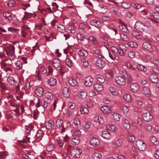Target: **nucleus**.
<instances>
[{"label":"nucleus","instance_id":"4c0bfd02","mask_svg":"<svg viewBox=\"0 0 159 159\" xmlns=\"http://www.w3.org/2000/svg\"><path fill=\"white\" fill-rule=\"evenodd\" d=\"M92 157L93 159H100L102 155L99 152H95L92 155Z\"/></svg>","mask_w":159,"mask_h":159},{"label":"nucleus","instance_id":"0eeeda50","mask_svg":"<svg viewBox=\"0 0 159 159\" xmlns=\"http://www.w3.org/2000/svg\"><path fill=\"white\" fill-rule=\"evenodd\" d=\"M90 143L91 144L95 147L98 146L100 144V141L99 139L96 138H91L90 140Z\"/></svg>","mask_w":159,"mask_h":159},{"label":"nucleus","instance_id":"4d7b16f0","mask_svg":"<svg viewBox=\"0 0 159 159\" xmlns=\"http://www.w3.org/2000/svg\"><path fill=\"white\" fill-rule=\"evenodd\" d=\"M129 46L132 48H136L138 46L136 43L133 41L130 42L129 43Z\"/></svg>","mask_w":159,"mask_h":159},{"label":"nucleus","instance_id":"bb28decb","mask_svg":"<svg viewBox=\"0 0 159 159\" xmlns=\"http://www.w3.org/2000/svg\"><path fill=\"white\" fill-rule=\"evenodd\" d=\"M120 37L121 39L125 41H127L129 40V38L128 36L123 33L118 34Z\"/></svg>","mask_w":159,"mask_h":159},{"label":"nucleus","instance_id":"49530a36","mask_svg":"<svg viewBox=\"0 0 159 159\" xmlns=\"http://www.w3.org/2000/svg\"><path fill=\"white\" fill-rule=\"evenodd\" d=\"M81 61L83 65L85 67H87L89 65V62L87 60H86L84 59H81Z\"/></svg>","mask_w":159,"mask_h":159},{"label":"nucleus","instance_id":"393cba45","mask_svg":"<svg viewBox=\"0 0 159 159\" xmlns=\"http://www.w3.org/2000/svg\"><path fill=\"white\" fill-rule=\"evenodd\" d=\"M127 26L126 25H120L119 28L120 30L122 31L123 32L126 33H129V31L127 29Z\"/></svg>","mask_w":159,"mask_h":159},{"label":"nucleus","instance_id":"c85d7f7f","mask_svg":"<svg viewBox=\"0 0 159 159\" xmlns=\"http://www.w3.org/2000/svg\"><path fill=\"white\" fill-rule=\"evenodd\" d=\"M66 65L70 67L74 65L72 61L69 58H67L65 60Z\"/></svg>","mask_w":159,"mask_h":159},{"label":"nucleus","instance_id":"052dcab7","mask_svg":"<svg viewBox=\"0 0 159 159\" xmlns=\"http://www.w3.org/2000/svg\"><path fill=\"white\" fill-rule=\"evenodd\" d=\"M15 99L10 100L8 102L11 106L14 107H17L18 104L16 103V101H15Z\"/></svg>","mask_w":159,"mask_h":159},{"label":"nucleus","instance_id":"f257e3e1","mask_svg":"<svg viewBox=\"0 0 159 159\" xmlns=\"http://www.w3.org/2000/svg\"><path fill=\"white\" fill-rule=\"evenodd\" d=\"M68 151L70 152L71 156L74 158L79 157L81 152V151L79 148H75L72 146L68 147Z\"/></svg>","mask_w":159,"mask_h":159},{"label":"nucleus","instance_id":"a18cd8bd","mask_svg":"<svg viewBox=\"0 0 159 159\" xmlns=\"http://www.w3.org/2000/svg\"><path fill=\"white\" fill-rule=\"evenodd\" d=\"M7 151L2 152H0V159H4L5 157L8 155Z\"/></svg>","mask_w":159,"mask_h":159},{"label":"nucleus","instance_id":"680f3d73","mask_svg":"<svg viewBox=\"0 0 159 159\" xmlns=\"http://www.w3.org/2000/svg\"><path fill=\"white\" fill-rule=\"evenodd\" d=\"M121 6L124 8H128L130 7V5L128 3L125 2H123L121 3Z\"/></svg>","mask_w":159,"mask_h":159},{"label":"nucleus","instance_id":"09e8293b","mask_svg":"<svg viewBox=\"0 0 159 159\" xmlns=\"http://www.w3.org/2000/svg\"><path fill=\"white\" fill-rule=\"evenodd\" d=\"M77 37L78 40L80 41H83L85 39V37L84 34L80 33H78Z\"/></svg>","mask_w":159,"mask_h":159},{"label":"nucleus","instance_id":"f03ea898","mask_svg":"<svg viewBox=\"0 0 159 159\" xmlns=\"http://www.w3.org/2000/svg\"><path fill=\"white\" fill-rule=\"evenodd\" d=\"M134 26L136 29L140 32H143L145 31V25L140 21H137Z\"/></svg>","mask_w":159,"mask_h":159},{"label":"nucleus","instance_id":"e2e57ef3","mask_svg":"<svg viewBox=\"0 0 159 159\" xmlns=\"http://www.w3.org/2000/svg\"><path fill=\"white\" fill-rule=\"evenodd\" d=\"M16 2L14 0H11L7 3V5L9 7H12L15 4Z\"/></svg>","mask_w":159,"mask_h":159},{"label":"nucleus","instance_id":"39448f33","mask_svg":"<svg viewBox=\"0 0 159 159\" xmlns=\"http://www.w3.org/2000/svg\"><path fill=\"white\" fill-rule=\"evenodd\" d=\"M143 118L144 120L147 122L151 121L153 118V116L149 112H146L143 114Z\"/></svg>","mask_w":159,"mask_h":159},{"label":"nucleus","instance_id":"72a5a7b5","mask_svg":"<svg viewBox=\"0 0 159 159\" xmlns=\"http://www.w3.org/2000/svg\"><path fill=\"white\" fill-rule=\"evenodd\" d=\"M77 138L75 137L72 139L71 141V144L74 145H77L79 144L80 141V139L78 137Z\"/></svg>","mask_w":159,"mask_h":159},{"label":"nucleus","instance_id":"69168bd1","mask_svg":"<svg viewBox=\"0 0 159 159\" xmlns=\"http://www.w3.org/2000/svg\"><path fill=\"white\" fill-rule=\"evenodd\" d=\"M55 16L57 17H60L62 15V12L59 10H55Z\"/></svg>","mask_w":159,"mask_h":159},{"label":"nucleus","instance_id":"1a4fd4ad","mask_svg":"<svg viewBox=\"0 0 159 159\" xmlns=\"http://www.w3.org/2000/svg\"><path fill=\"white\" fill-rule=\"evenodd\" d=\"M142 92L143 94L148 97H150L152 95L149 89L147 87H144L143 88Z\"/></svg>","mask_w":159,"mask_h":159},{"label":"nucleus","instance_id":"3c124183","mask_svg":"<svg viewBox=\"0 0 159 159\" xmlns=\"http://www.w3.org/2000/svg\"><path fill=\"white\" fill-rule=\"evenodd\" d=\"M109 89L110 91L113 95H117L118 93L116 91L115 88L113 87H111Z\"/></svg>","mask_w":159,"mask_h":159},{"label":"nucleus","instance_id":"412c9836","mask_svg":"<svg viewBox=\"0 0 159 159\" xmlns=\"http://www.w3.org/2000/svg\"><path fill=\"white\" fill-rule=\"evenodd\" d=\"M53 65L54 67L58 68L61 66L60 61L57 59H54L53 60Z\"/></svg>","mask_w":159,"mask_h":159},{"label":"nucleus","instance_id":"e433bc0d","mask_svg":"<svg viewBox=\"0 0 159 159\" xmlns=\"http://www.w3.org/2000/svg\"><path fill=\"white\" fill-rule=\"evenodd\" d=\"M0 87L3 91L7 90L8 89L5 83L0 82Z\"/></svg>","mask_w":159,"mask_h":159},{"label":"nucleus","instance_id":"ddd939ff","mask_svg":"<svg viewBox=\"0 0 159 159\" xmlns=\"http://www.w3.org/2000/svg\"><path fill=\"white\" fill-rule=\"evenodd\" d=\"M130 88L132 91L134 93L137 91L139 88V85L136 83H133L131 84Z\"/></svg>","mask_w":159,"mask_h":159},{"label":"nucleus","instance_id":"cd10ccee","mask_svg":"<svg viewBox=\"0 0 159 159\" xmlns=\"http://www.w3.org/2000/svg\"><path fill=\"white\" fill-rule=\"evenodd\" d=\"M79 54L82 57H86L88 55V53L84 49H80L78 52Z\"/></svg>","mask_w":159,"mask_h":159},{"label":"nucleus","instance_id":"423d86ee","mask_svg":"<svg viewBox=\"0 0 159 159\" xmlns=\"http://www.w3.org/2000/svg\"><path fill=\"white\" fill-rule=\"evenodd\" d=\"M93 79L90 76L85 78L84 80V83L86 86H91L93 84Z\"/></svg>","mask_w":159,"mask_h":159},{"label":"nucleus","instance_id":"a19ab883","mask_svg":"<svg viewBox=\"0 0 159 159\" xmlns=\"http://www.w3.org/2000/svg\"><path fill=\"white\" fill-rule=\"evenodd\" d=\"M80 111L82 114H87L89 112V110L88 108L85 107H82L80 109Z\"/></svg>","mask_w":159,"mask_h":159},{"label":"nucleus","instance_id":"7c9ffc66","mask_svg":"<svg viewBox=\"0 0 159 159\" xmlns=\"http://www.w3.org/2000/svg\"><path fill=\"white\" fill-rule=\"evenodd\" d=\"M3 16L5 18L9 20H11L12 19V14L11 13L6 12L3 13Z\"/></svg>","mask_w":159,"mask_h":159},{"label":"nucleus","instance_id":"4be33fe9","mask_svg":"<svg viewBox=\"0 0 159 159\" xmlns=\"http://www.w3.org/2000/svg\"><path fill=\"white\" fill-rule=\"evenodd\" d=\"M80 120L78 118H76L74 119L73 126L74 128H77L79 125H80Z\"/></svg>","mask_w":159,"mask_h":159},{"label":"nucleus","instance_id":"4468645a","mask_svg":"<svg viewBox=\"0 0 159 159\" xmlns=\"http://www.w3.org/2000/svg\"><path fill=\"white\" fill-rule=\"evenodd\" d=\"M43 89L42 87H38L35 90L36 94L39 97L42 96L43 93Z\"/></svg>","mask_w":159,"mask_h":159},{"label":"nucleus","instance_id":"6e6552de","mask_svg":"<svg viewBox=\"0 0 159 159\" xmlns=\"http://www.w3.org/2000/svg\"><path fill=\"white\" fill-rule=\"evenodd\" d=\"M115 81L116 83L120 86L124 85L125 83L124 79L121 76L117 77Z\"/></svg>","mask_w":159,"mask_h":159},{"label":"nucleus","instance_id":"79ce46f5","mask_svg":"<svg viewBox=\"0 0 159 159\" xmlns=\"http://www.w3.org/2000/svg\"><path fill=\"white\" fill-rule=\"evenodd\" d=\"M116 127L112 125H108L106 126V129L107 130L114 131L115 130Z\"/></svg>","mask_w":159,"mask_h":159},{"label":"nucleus","instance_id":"2f4dec72","mask_svg":"<svg viewBox=\"0 0 159 159\" xmlns=\"http://www.w3.org/2000/svg\"><path fill=\"white\" fill-rule=\"evenodd\" d=\"M150 139L152 143L154 145H157L159 144V142L157 141L156 138L154 136H152L151 137Z\"/></svg>","mask_w":159,"mask_h":159},{"label":"nucleus","instance_id":"c03bdc74","mask_svg":"<svg viewBox=\"0 0 159 159\" xmlns=\"http://www.w3.org/2000/svg\"><path fill=\"white\" fill-rule=\"evenodd\" d=\"M54 147L53 145L48 144L47 145L46 149L48 152H51L54 151Z\"/></svg>","mask_w":159,"mask_h":159},{"label":"nucleus","instance_id":"603ef678","mask_svg":"<svg viewBox=\"0 0 159 159\" xmlns=\"http://www.w3.org/2000/svg\"><path fill=\"white\" fill-rule=\"evenodd\" d=\"M97 80L101 83L104 82L105 80L103 76L102 75H98L97 76Z\"/></svg>","mask_w":159,"mask_h":159},{"label":"nucleus","instance_id":"8fccbe9b","mask_svg":"<svg viewBox=\"0 0 159 159\" xmlns=\"http://www.w3.org/2000/svg\"><path fill=\"white\" fill-rule=\"evenodd\" d=\"M94 54L95 56L99 58H103V57L101 55V52L100 51L96 50L95 51Z\"/></svg>","mask_w":159,"mask_h":159},{"label":"nucleus","instance_id":"774afa93","mask_svg":"<svg viewBox=\"0 0 159 159\" xmlns=\"http://www.w3.org/2000/svg\"><path fill=\"white\" fill-rule=\"evenodd\" d=\"M69 30H70L71 33H74L75 32L76 27L74 26V25L70 26L68 28Z\"/></svg>","mask_w":159,"mask_h":159},{"label":"nucleus","instance_id":"9b49d317","mask_svg":"<svg viewBox=\"0 0 159 159\" xmlns=\"http://www.w3.org/2000/svg\"><path fill=\"white\" fill-rule=\"evenodd\" d=\"M62 94L64 97L68 98L70 95L69 89L67 87H64L62 90Z\"/></svg>","mask_w":159,"mask_h":159},{"label":"nucleus","instance_id":"a211bd4d","mask_svg":"<svg viewBox=\"0 0 159 159\" xmlns=\"http://www.w3.org/2000/svg\"><path fill=\"white\" fill-rule=\"evenodd\" d=\"M149 79L150 81L153 83H157L158 81L157 76L155 74H152L150 75Z\"/></svg>","mask_w":159,"mask_h":159},{"label":"nucleus","instance_id":"5701e85b","mask_svg":"<svg viewBox=\"0 0 159 159\" xmlns=\"http://www.w3.org/2000/svg\"><path fill=\"white\" fill-rule=\"evenodd\" d=\"M68 82L69 84L71 86L74 87L77 84V82L73 78H70L68 80Z\"/></svg>","mask_w":159,"mask_h":159},{"label":"nucleus","instance_id":"bf43d9fd","mask_svg":"<svg viewBox=\"0 0 159 159\" xmlns=\"http://www.w3.org/2000/svg\"><path fill=\"white\" fill-rule=\"evenodd\" d=\"M128 141L130 143H133L135 140V138L134 136L130 135L128 137Z\"/></svg>","mask_w":159,"mask_h":159},{"label":"nucleus","instance_id":"20e7f679","mask_svg":"<svg viewBox=\"0 0 159 159\" xmlns=\"http://www.w3.org/2000/svg\"><path fill=\"white\" fill-rule=\"evenodd\" d=\"M106 65V63L104 61L102 60L100 58L98 59L96 62V67L99 69L103 68Z\"/></svg>","mask_w":159,"mask_h":159},{"label":"nucleus","instance_id":"c9c22d12","mask_svg":"<svg viewBox=\"0 0 159 159\" xmlns=\"http://www.w3.org/2000/svg\"><path fill=\"white\" fill-rule=\"evenodd\" d=\"M57 30L61 33H64L65 32V27L63 25L61 24H59L58 25L57 28Z\"/></svg>","mask_w":159,"mask_h":159},{"label":"nucleus","instance_id":"864d4df0","mask_svg":"<svg viewBox=\"0 0 159 159\" xmlns=\"http://www.w3.org/2000/svg\"><path fill=\"white\" fill-rule=\"evenodd\" d=\"M63 122L61 119H57L56 123V125L57 127H60L63 125Z\"/></svg>","mask_w":159,"mask_h":159},{"label":"nucleus","instance_id":"f704fd0d","mask_svg":"<svg viewBox=\"0 0 159 159\" xmlns=\"http://www.w3.org/2000/svg\"><path fill=\"white\" fill-rule=\"evenodd\" d=\"M53 98L52 94L49 92L46 93L45 94V99L47 100H51Z\"/></svg>","mask_w":159,"mask_h":159},{"label":"nucleus","instance_id":"9d476101","mask_svg":"<svg viewBox=\"0 0 159 159\" xmlns=\"http://www.w3.org/2000/svg\"><path fill=\"white\" fill-rule=\"evenodd\" d=\"M101 110L105 114H108L111 112V107L107 106H104L102 107Z\"/></svg>","mask_w":159,"mask_h":159},{"label":"nucleus","instance_id":"58836bf2","mask_svg":"<svg viewBox=\"0 0 159 159\" xmlns=\"http://www.w3.org/2000/svg\"><path fill=\"white\" fill-rule=\"evenodd\" d=\"M137 69L140 71L145 72L147 71V68L144 66L141 65L139 64L137 66Z\"/></svg>","mask_w":159,"mask_h":159},{"label":"nucleus","instance_id":"aec40b11","mask_svg":"<svg viewBox=\"0 0 159 159\" xmlns=\"http://www.w3.org/2000/svg\"><path fill=\"white\" fill-rule=\"evenodd\" d=\"M57 82L56 79L54 78H51L48 80V83L51 86L55 85Z\"/></svg>","mask_w":159,"mask_h":159},{"label":"nucleus","instance_id":"2eb2a0df","mask_svg":"<svg viewBox=\"0 0 159 159\" xmlns=\"http://www.w3.org/2000/svg\"><path fill=\"white\" fill-rule=\"evenodd\" d=\"M54 123L52 120H50L45 123L46 128L48 129H50L54 126Z\"/></svg>","mask_w":159,"mask_h":159},{"label":"nucleus","instance_id":"de8ad7c7","mask_svg":"<svg viewBox=\"0 0 159 159\" xmlns=\"http://www.w3.org/2000/svg\"><path fill=\"white\" fill-rule=\"evenodd\" d=\"M109 56L113 60H115V59L118 60L119 59V57L116 56V54L111 53V52H109Z\"/></svg>","mask_w":159,"mask_h":159},{"label":"nucleus","instance_id":"37998d69","mask_svg":"<svg viewBox=\"0 0 159 159\" xmlns=\"http://www.w3.org/2000/svg\"><path fill=\"white\" fill-rule=\"evenodd\" d=\"M123 144L122 141L120 139H118L116 141L115 143V145L116 147H120Z\"/></svg>","mask_w":159,"mask_h":159},{"label":"nucleus","instance_id":"473e14b6","mask_svg":"<svg viewBox=\"0 0 159 159\" xmlns=\"http://www.w3.org/2000/svg\"><path fill=\"white\" fill-rule=\"evenodd\" d=\"M101 9L100 10V12L102 13H105L107 11V9L106 6L103 4H101L99 6Z\"/></svg>","mask_w":159,"mask_h":159},{"label":"nucleus","instance_id":"b1692460","mask_svg":"<svg viewBox=\"0 0 159 159\" xmlns=\"http://www.w3.org/2000/svg\"><path fill=\"white\" fill-rule=\"evenodd\" d=\"M8 82L11 85H15L16 84L17 81L15 80L14 78L12 76H10L7 79Z\"/></svg>","mask_w":159,"mask_h":159},{"label":"nucleus","instance_id":"7ed1b4c3","mask_svg":"<svg viewBox=\"0 0 159 159\" xmlns=\"http://www.w3.org/2000/svg\"><path fill=\"white\" fill-rule=\"evenodd\" d=\"M136 145L139 150L141 151H143L146 149V144L142 140H138L136 142Z\"/></svg>","mask_w":159,"mask_h":159},{"label":"nucleus","instance_id":"c756f323","mask_svg":"<svg viewBox=\"0 0 159 159\" xmlns=\"http://www.w3.org/2000/svg\"><path fill=\"white\" fill-rule=\"evenodd\" d=\"M15 68L17 70H20L22 68V64L20 61H17L16 63Z\"/></svg>","mask_w":159,"mask_h":159},{"label":"nucleus","instance_id":"0e129e2a","mask_svg":"<svg viewBox=\"0 0 159 159\" xmlns=\"http://www.w3.org/2000/svg\"><path fill=\"white\" fill-rule=\"evenodd\" d=\"M6 49L8 50L9 51H10L11 52H15V47L12 45H10L7 47Z\"/></svg>","mask_w":159,"mask_h":159},{"label":"nucleus","instance_id":"5fc2aeb1","mask_svg":"<svg viewBox=\"0 0 159 159\" xmlns=\"http://www.w3.org/2000/svg\"><path fill=\"white\" fill-rule=\"evenodd\" d=\"M124 98L126 101L129 102L131 100L130 95L129 94H125L124 95Z\"/></svg>","mask_w":159,"mask_h":159},{"label":"nucleus","instance_id":"f3484780","mask_svg":"<svg viewBox=\"0 0 159 159\" xmlns=\"http://www.w3.org/2000/svg\"><path fill=\"white\" fill-rule=\"evenodd\" d=\"M91 25L94 26L95 27L99 28L101 26V24L99 21L97 20H92L90 22Z\"/></svg>","mask_w":159,"mask_h":159},{"label":"nucleus","instance_id":"ea45409f","mask_svg":"<svg viewBox=\"0 0 159 159\" xmlns=\"http://www.w3.org/2000/svg\"><path fill=\"white\" fill-rule=\"evenodd\" d=\"M87 95V93L86 91L83 90L81 91L80 92V97L82 99H84L85 98Z\"/></svg>","mask_w":159,"mask_h":159},{"label":"nucleus","instance_id":"dca6fc26","mask_svg":"<svg viewBox=\"0 0 159 159\" xmlns=\"http://www.w3.org/2000/svg\"><path fill=\"white\" fill-rule=\"evenodd\" d=\"M94 88L95 90L98 91H101L104 89L103 86L100 83H96L94 85Z\"/></svg>","mask_w":159,"mask_h":159},{"label":"nucleus","instance_id":"13d9d810","mask_svg":"<svg viewBox=\"0 0 159 159\" xmlns=\"http://www.w3.org/2000/svg\"><path fill=\"white\" fill-rule=\"evenodd\" d=\"M41 105L44 108L47 107L48 105V103L46 99L42 100L41 101Z\"/></svg>","mask_w":159,"mask_h":159},{"label":"nucleus","instance_id":"a878e982","mask_svg":"<svg viewBox=\"0 0 159 159\" xmlns=\"http://www.w3.org/2000/svg\"><path fill=\"white\" fill-rule=\"evenodd\" d=\"M44 132L42 130L39 129V130L37 133L36 136L37 138L40 140L43 136Z\"/></svg>","mask_w":159,"mask_h":159},{"label":"nucleus","instance_id":"338daca9","mask_svg":"<svg viewBox=\"0 0 159 159\" xmlns=\"http://www.w3.org/2000/svg\"><path fill=\"white\" fill-rule=\"evenodd\" d=\"M113 117L115 120L118 121L120 120V115L117 113H114L113 115Z\"/></svg>","mask_w":159,"mask_h":159},{"label":"nucleus","instance_id":"6ab92c4d","mask_svg":"<svg viewBox=\"0 0 159 159\" xmlns=\"http://www.w3.org/2000/svg\"><path fill=\"white\" fill-rule=\"evenodd\" d=\"M102 135L103 138L107 139H109L111 137L110 133L106 131H104L102 132Z\"/></svg>","mask_w":159,"mask_h":159},{"label":"nucleus","instance_id":"6e6d98bb","mask_svg":"<svg viewBox=\"0 0 159 159\" xmlns=\"http://www.w3.org/2000/svg\"><path fill=\"white\" fill-rule=\"evenodd\" d=\"M124 126L126 129H129L130 127V126L129 124L128 120L126 119H125L124 120Z\"/></svg>","mask_w":159,"mask_h":159},{"label":"nucleus","instance_id":"f8f14e48","mask_svg":"<svg viewBox=\"0 0 159 159\" xmlns=\"http://www.w3.org/2000/svg\"><path fill=\"white\" fill-rule=\"evenodd\" d=\"M143 48L148 51L151 52L152 50L151 44L148 42H145L143 44Z\"/></svg>","mask_w":159,"mask_h":159}]
</instances>
